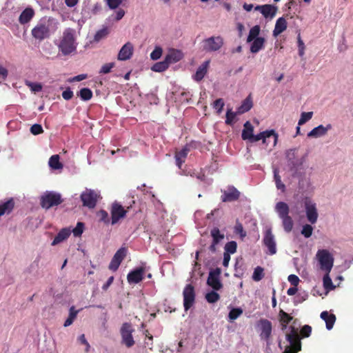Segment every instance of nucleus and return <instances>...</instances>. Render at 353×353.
Masks as SVG:
<instances>
[{
  "mask_svg": "<svg viewBox=\"0 0 353 353\" xmlns=\"http://www.w3.org/2000/svg\"><path fill=\"white\" fill-rule=\"evenodd\" d=\"M59 22L52 17L42 18L31 31L32 36L39 41L50 37L58 29Z\"/></svg>",
  "mask_w": 353,
  "mask_h": 353,
  "instance_id": "f257e3e1",
  "label": "nucleus"
},
{
  "mask_svg": "<svg viewBox=\"0 0 353 353\" xmlns=\"http://www.w3.org/2000/svg\"><path fill=\"white\" fill-rule=\"evenodd\" d=\"M75 33V30L72 28L64 30L58 45L59 50L63 55L70 54L77 50Z\"/></svg>",
  "mask_w": 353,
  "mask_h": 353,
  "instance_id": "f03ea898",
  "label": "nucleus"
},
{
  "mask_svg": "<svg viewBox=\"0 0 353 353\" xmlns=\"http://www.w3.org/2000/svg\"><path fill=\"white\" fill-rule=\"evenodd\" d=\"M275 210L280 219H282L283 227L286 232L292 231L294 223L291 216H289L290 209L288 204L279 201L276 204Z\"/></svg>",
  "mask_w": 353,
  "mask_h": 353,
  "instance_id": "7ed1b4c3",
  "label": "nucleus"
},
{
  "mask_svg": "<svg viewBox=\"0 0 353 353\" xmlns=\"http://www.w3.org/2000/svg\"><path fill=\"white\" fill-rule=\"evenodd\" d=\"M63 201L61 194L55 192H46L41 196L40 204L43 208L48 210L60 205Z\"/></svg>",
  "mask_w": 353,
  "mask_h": 353,
  "instance_id": "20e7f679",
  "label": "nucleus"
},
{
  "mask_svg": "<svg viewBox=\"0 0 353 353\" xmlns=\"http://www.w3.org/2000/svg\"><path fill=\"white\" fill-rule=\"evenodd\" d=\"M130 207L125 209L121 203L117 201L113 202L110 208L111 215V225H114L118 223L121 220L125 218Z\"/></svg>",
  "mask_w": 353,
  "mask_h": 353,
  "instance_id": "39448f33",
  "label": "nucleus"
},
{
  "mask_svg": "<svg viewBox=\"0 0 353 353\" xmlns=\"http://www.w3.org/2000/svg\"><path fill=\"white\" fill-rule=\"evenodd\" d=\"M316 258L320 264V268L325 272H330L334 265V257L330 252L325 249L319 250Z\"/></svg>",
  "mask_w": 353,
  "mask_h": 353,
  "instance_id": "423d86ee",
  "label": "nucleus"
},
{
  "mask_svg": "<svg viewBox=\"0 0 353 353\" xmlns=\"http://www.w3.org/2000/svg\"><path fill=\"white\" fill-rule=\"evenodd\" d=\"M256 327L259 332L261 339L265 341L269 344L272 332L271 321L266 319H261L256 322Z\"/></svg>",
  "mask_w": 353,
  "mask_h": 353,
  "instance_id": "0eeeda50",
  "label": "nucleus"
},
{
  "mask_svg": "<svg viewBox=\"0 0 353 353\" xmlns=\"http://www.w3.org/2000/svg\"><path fill=\"white\" fill-rule=\"evenodd\" d=\"M203 50L206 52H214L220 50L223 46V39L221 36L211 37L203 41Z\"/></svg>",
  "mask_w": 353,
  "mask_h": 353,
  "instance_id": "6e6552de",
  "label": "nucleus"
},
{
  "mask_svg": "<svg viewBox=\"0 0 353 353\" xmlns=\"http://www.w3.org/2000/svg\"><path fill=\"white\" fill-rule=\"evenodd\" d=\"M134 330L129 323H124L121 327L122 343L125 344L127 347H131L135 343L132 334Z\"/></svg>",
  "mask_w": 353,
  "mask_h": 353,
  "instance_id": "1a4fd4ad",
  "label": "nucleus"
},
{
  "mask_svg": "<svg viewBox=\"0 0 353 353\" xmlns=\"http://www.w3.org/2000/svg\"><path fill=\"white\" fill-rule=\"evenodd\" d=\"M183 306L185 311H188L194 304L195 301L194 287L192 284H188L183 289Z\"/></svg>",
  "mask_w": 353,
  "mask_h": 353,
  "instance_id": "9d476101",
  "label": "nucleus"
},
{
  "mask_svg": "<svg viewBox=\"0 0 353 353\" xmlns=\"http://www.w3.org/2000/svg\"><path fill=\"white\" fill-rule=\"evenodd\" d=\"M305 214L307 221L311 224L316 223L319 217V214L315 203L312 202L310 199H305L304 202Z\"/></svg>",
  "mask_w": 353,
  "mask_h": 353,
  "instance_id": "9b49d317",
  "label": "nucleus"
},
{
  "mask_svg": "<svg viewBox=\"0 0 353 353\" xmlns=\"http://www.w3.org/2000/svg\"><path fill=\"white\" fill-rule=\"evenodd\" d=\"M221 270L220 268L211 270L207 280V284L210 286L214 290H219L222 288L223 284L220 281V275Z\"/></svg>",
  "mask_w": 353,
  "mask_h": 353,
  "instance_id": "f8f14e48",
  "label": "nucleus"
},
{
  "mask_svg": "<svg viewBox=\"0 0 353 353\" xmlns=\"http://www.w3.org/2000/svg\"><path fill=\"white\" fill-rule=\"evenodd\" d=\"M97 194L92 190H86L81 194V200L84 206L94 208L97 202Z\"/></svg>",
  "mask_w": 353,
  "mask_h": 353,
  "instance_id": "ddd939ff",
  "label": "nucleus"
},
{
  "mask_svg": "<svg viewBox=\"0 0 353 353\" xmlns=\"http://www.w3.org/2000/svg\"><path fill=\"white\" fill-rule=\"evenodd\" d=\"M127 252L128 250L126 248L122 247L119 249L114 254L109 264V269L112 271H117L120 264L126 256Z\"/></svg>",
  "mask_w": 353,
  "mask_h": 353,
  "instance_id": "4468645a",
  "label": "nucleus"
},
{
  "mask_svg": "<svg viewBox=\"0 0 353 353\" xmlns=\"http://www.w3.org/2000/svg\"><path fill=\"white\" fill-rule=\"evenodd\" d=\"M270 138L273 139V145H275L278 140V134L273 130H266L257 135H253L250 141L253 143L262 140L263 143H266L267 141H270Z\"/></svg>",
  "mask_w": 353,
  "mask_h": 353,
  "instance_id": "2eb2a0df",
  "label": "nucleus"
},
{
  "mask_svg": "<svg viewBox=\"0 0 353 353\" xmlns=\"http://www.w3.org/2000/svg\"><path fill=\"white\" fill-rule=\"evenodd\" d=\"M263 242L268 248V253L270 255H273L276 253V242L270 228L265 231Z\"/></svg>",
  "mask_w": 353,
  "mask_h": 353,
  "instance_id": "dca6fc26",
  "label": "nucleus"
},
{
  "mask_svg": "<svg viewBox=\"0 0 353 353\" xmlns=\"http://www.w3.org/2000/svg\"><path fill=\"white\" fill-rule=\"evenodd\" d=\"M221 201L223 202H232L240 197V192L234 186H228L227 190L222 191Z\"/></svg>",
  "mask_w": 353,
  "mask_h": 353,
  "instance_id": "f3484780",
  "label": "nucleus"
},
{
  "mask_svg": "<svg viewBox=\"0 0 353 353\" xmlns=\"http://www.w3.org/2000/svg\"><path fill=\"white\" fill-rule=\"evenodd\" d=\"M145 273V268L143 267L138 268L131 272L127 275L128 282L132 283H139L143 279Z\"/></svg>",
  "mask_w": 353,
  "mask_h": 353,
  "instance_id": "a211bd4d",
  "label": "nucleus"
},
{
  "mask_svg": "<svg viewBox=\"0 0 353 353\" xmlns=\"http://www.w3.org/2000/svg\"><path fill=\"white\" fill-rule=\"evenodd\" d=\"M134 52V46L132 43L127 42L124 44L119 52L117 59L120 61H126L130 59Z\"/></svg>",
  "mask_w": 353,
  "mask_h": 353,
  "instance_id": "6ab92c4d",
  "label": "nucleus"
},
{
  "mask_svg": "<svg viewBox=\"0 0 353 353\" xmlns=\"http://www.w3.org/2000/svg\"><path fill=\"white\" fill-rule=\"evenodd\" d=\"M290 332L286 335L288 341L290 343V346L297 347L299 345L301 348V337L299 334L298 330L295 327H290Z\"/></svg>",
  "mask_w": 353,
  "mask_h": 353,
  "instance_id": "aec40b11",
  "label": "nucleus"
},
{
  "mask_svg": "<svg viewBox=\"0 0 353 353\" xmlns=\"http://www.w3.org/2000/svg\"><path fill=\"white\" fill-rule=\"evenodd\" d=\"M332 128L331 124H327L326 126L319 125V126L312 129L308 134V137L318 138L324 136L327 134V131Z\"/></svg>",
  "mask_w": 353,
  "mask_h": 353,
  "instance_id": "412c9836",
  "label": "nucleus"
},
{
  "mask_svg": "<svg viewBox=\"0 0 353 353\" xmlns=\"http://www.w3.org/2000/svg\"><path fill=\"white\" fill-rule=\"evenodd\" d=\"M35 12L32 8L28 7L22 11L19 17V22L24 25L30 22L34 17Z\"/></svg>",
  "mask_w": 353,
  "mask_h": 353,
  "instance_id": "4be33fe9",
  "label": "nucleus"
},
{
  "mask_svg": "<svg viewBox=\"0 0 353 353\" xmlns=\"http://www.w3.org/2000/svg\"><path fill=\"white\" fill-rule=\"evenodd\" d=\"M15 205L13 198L8 199L6 201H0V217L4 214H9L12 212Z\"/></svg>",
  "mask_w": 353,
  "mask_h": 353,
  "instance_id": "5701e85b",
  "label": "nucleus"
},
{
  "mask_svg": "<svg viewBox=\"0 0 353 353\" xmlns=\"http://www.w3.org/2000/svg\"><path fill=\"white\" fill-rule=\"evenodd\" d=\"M71 234V230L68 228H62L54 237L51 245L54 246L66 240Z\"/></svg>",
  "mask_w": 353,
  "mask_h": 353,
  "instance_id": "b1692460",
  "label": "nucleus"
},
{
  "mask_svg": "<svg viewBox=\"0 0 353 353\" xmlns=\"http://www.w3.org/2000/svg\"><path fill=\"white\" fill-rule=\"evenodd\" d=\"M182 58L183 53L181 51L175 49L169 50L168 53L165 57L169 65L179 61L181 59H182Z\"/></svg>",
  "mask_w": 353,
  "mask_h": 353,
  "instance_id": "393cba45",
  "label": "nucleus"
},
{
  "mask_svg": "<svg viewBox=\"0 0 353 353\" xmlns=\"http://www.w3.org/2000/svg\"><path fill=\"white\" fill-rule=\"evenodd\" d=\"M209 64L210 61H205L198 68L193 77L196 81H201L204 78L207 74Z\"/></svg>",
  "mask_w": 353,
  "mask_h": 353,
  "instance_id": "a878e982",
  "label": "nucleus"
},
{
  "mask_svg": "<svg viewBox=\"0 0 353 353\" xmlns=\"http://www.w3.org/2000/svg\"><path fill=\"white\" fill-rule=\"evenodd\" d=\"M277 11V7L270 5V4H265L263 5V9L261 10V14L265 19H272L276 15Z\"/></svg>",
  "mask_w": 353,
  "mask_h": 353,
  "instance_id": "bb28decb",
  "label": "nucleus"
},
{
  "mask_svg": "<svg viewBox=\"0 0 353 353\" xmlns=\"http://www.w3.org/2000/svg\"><path fill=\"white\" fill-rule=\"evenodd\" d=\"M287 28V21L285 18L280 17L279 18L274 26V29L273 30L274 37H277L280 34H281L283 31H285Z\"/></svg>",
  "mask_w": 353,
  "mask_h": 353,
  "instance_id": "cd10ccee",
  "label": "nucleus"
},
{
  "mask_svg": "<svg viewBox=\"0 0 353 353\" xmlns=\"http://www.w3.org/2000/svg\"><path fill=\"white\" fill-rule=\"evenodd\" d=\"M321 318L325 321L326 328L331 330L336 321V316L334 314H330L327 311H323L321 313Z\"/></svg>",
  "mask_w": 353,
  "mask_h": 353,
  "instance_id": "c85d7f7f",
  "label": "nucleus"
},
{
  "mask_svg": "<svg viewBox=\"0 0 353 353\" xmlns=\"http://www.w3.org/2000/svg\"><path fill=\"white\" fill-rule=\"evenodd\" d=\"M188 152L189 149L187 148L186 147L183 148L179 152H176L174 157L176 160V164L179 167V168H181L182 164L185 162Z\"/></svg>",
  "mask_w": 353,
  "mask_h": 353,
  "instance_id": "c756f323",
  "label": "nucleus"
},
{
  "mask_svg": "<svg viewBox=\"0 0 353 353\" xmlns=\"http://www.w3.org/2000/svg\"><path fill=\"white\" fill-rule=\"evenodd\" d=\"M265 39L263 37L256 38L252 41L250 46V52L252 53H257L264 48Z\"/></svg>",
  "mask_w": 353,
  "mask_h": 353,
  "instance_id": "7c9ffc66",
  "label": "nucleus"
},
{
  "mask_svg": "<svg viewBox=\"0 0 353 353\" xmlns=\"http://www.w3.org/2000/svg\"><path fill=\"white\" fill-rule=\"evenodd\" d=\"M254 128L250 121H246L244 124V129L242 131L241 137L243 140H250L252 137Z\"/></svg>",
  "mask_w": 353,
  "mask_h": 353,
  "instance_id": "2f4dec72",
  "label": "nucleus"
},
{
  "mask_svg": "<svg viewBox=\"0 0 353 353\" xmlns=\"http://www.w3.org/2000/svg\"><path fill=\"white\" fill-rule=\"evenodd\" d=\"M253 103L250 96H248L242 102V104L239 107L237 113L243 114L249 111L252 108Z\"/></svg>",
  "mask_w": 353,
  "mask_h": 353,
  "instance_id": "473e14b6",
  "label": "nucleus"
},
{
  "mask_svg": "<svg viewBox=\"0 0 353 353\" xmlns=\"http://www.w3.org/2000/svg\"><path fill=\"white\" fill-rule=\"evenodd\" d=\"M261 31V28L259 25H256L253 26L249 31V34L247 38V42L250 43L254 39H256V38H259V37Z\"/></svg>",
  "mask_w": 353,
  "mask_h": 353,
  "instance_id": "72a5a7b5",
  "label": "nucleus"
},
{
  "mask_svg": "<svg viewBox=\"0 0 353 353\" xmlns=\"http://www.w3.org/2000/svg\"><path fill=\"white\" fill-rule=\"evenodd\" d=\"M210 235L214 243H219L225 237L224 234L221 233L218 228H212L210 231Z\"/></svg>",
  "mask_w": 353,
  "mask_h": 353,
  "instance_id": "f704fd0d",
  "label": "nucleus"
},
{
  "mask_svg": "<svg viewBox=\"0 0 353 353\" xmlns=\"http://www.w3.org/2000/svg\"><path fill=\"white\" fill-rule=\"evenodd\" d=\"M97 216L100 222H103L105 225L111 224V216H109L107 211L104 210H100L97 213Z\"/></svg>",
  "mask_w": 353,
  "mask_h": 353,
  "instance_id": "c9c22d12",
  "label": "nucleus"
},
{
  "mask_svg": "<svg viewBox=\"0 0 353 353\" xmlns=\"http://www.w3.org/2000/svg\"><path fill=\"white\" fill-rule=\"evenodd\" d=\"M169 65L168 61L164 59L163 61L154 63L152 67V70L158 72H163L168 68Z\"/></svg>",
  "mask_w": 353,
  "mask_h": 353,
  "instance_id": "e433bc0d",
  "label": "nucleus"
},
{
  "mask_svg": "<svg viewBox=\"0 0 353 353\" xmlns=\"http://www.w3.org/2000/svg\"><path fill=\"white\" fill-rule=\"evenodd\" d=\"M49 165L54 170H59L63 168L62 163L59 161V156L58 154L52 155L49 159Z\"/></svg>",
  "mask_w": 353,
  "mask_h": 353,
  "instance_id": "4c0bfd02",
  "label": "nucleus"
},
{
  "mask_svg": "<svg viewBox=\"0 0 353 353\" xmlns=\"http://www.w3.org/2000/svg\"><path fill=\"white\" fill-rule=\"evenodd\" d=\"M78 96L80 97L83 101H89L92 99L93 94L90 88H83L79 90Z\"/></svg>",
  "mask_w": 353,
  "mask_h": 353,
  "instance_id": "58836bf2",
  "label": "nucleus"
},
{
  "mask_svg": "<svg viewBox=\"0 0 353 353\" xmlns=\"http://www.w3.org/2000/svg\"><path fill=\"white\" fill-rule=\"evenodd\" d=\"M274 178L277 189L281 190L282 192H285V185L281 181V176L279 174L278 169L274 170Z\"/></svg>",
  "mask_w": 353,
  "mask_h": 353,
  "instance_id": "ea45409f",
  "label": "nucleus"
},
{
  "mask_svg": "<svg viewBox=\"0 0 353 353\" xmlns=\"http://www.w3.org/2000/svg\"><path fill=\"white\" fill-rule=\"evenodd\" d=\"M225 252L224 253H228V254H233L236 252L237 250V243L234 241H231L228 242L224 247Z\"/></svg>",
  "mask_w": 353,
  "mask_h": 353,
  "instance_id": "a19ab883",
  "label": "nucleus"
},
{
  "mask_svg": "<svg viewBox=\"0 0 353 353\" xmlns=\"http://www.w3.org/2000/svg\"><path fill=\"white\" fill-rule=\"evenodd\" d=\"M330 272H325V274L323 276V287L326 290H332L335 288V286L333 285L332 281L329 275Z\"/></svg>",
  "mask_w": 353,
  "mask_h": 353,
  "instance_id": "79ce46f5",
  "label": "nucleus"
},
{
  "mask_svg": "<svg viewBox=\"0 0 353 353\" xmlns=\"http://www.w3.org/2000/svg\"><path fill=\"white\" fill-rule=\"evenodd\" d=\"M77 313H78V310H75L74 307L72 306L70 308L69 316L65 320L63 325L65 327H68V326L70 325L73 323L75 318L77 317Z\"/></svg>",
  "mask_w": 353,
  "mask_h": 353,
  "instance_id": "37998d69",
  "label": "nucleus"
},
{
  "mask_svg": "<svg viewBox=\"0 0 353 353\" xmlns=\"http://www.w3.org/2000/svg\"><path fill=\"white\" fill-rule=\"evenodd\" d=\"M243 312V311L241 307L232 308L228 314V318L231 321H234L239 318Z\"/></svg>",
  "mask_w": 353,
  "mask_h": 353,
  "instance_id": "c03bdc74",
  "label": "nucleus"
},
{
  "mask_svg": "<svg viewBox=\"0 0 353 353\" xmlns=\"http://www.w3.org/2000/svg\"><path fill=\"white\" fill-rule=\"evenodd\" d=\"M279 317L281 324L284 326H286L292 320V317L282 310L279 312Z\"/></svg>",
  "mask_w": 353,
  "mask_h": 353,
  "instance_id": "a18cd8bd",
  "label": "nucleus"
},
{
  "mask_svg": "<svg viewBox=\"0 0 353 353\" xmlns=\"http://www.w3.org/2000/svg\"><path fill=\"white\" fill-rule=\"evenodd\" d=\"M206 301L210 303H214L220 299V295L215 291H211L205 295Z\"/></svg>",
  "mask_w": 353,
  "mask_h": 353,
  "instance_id": "49530a36",
  "label": "nucleus"
},
{
  "mask_svg": "<svg viewBox=\"0 0 353 353\" xmlns=\"http://www.w3.org/2000/svg\"><path fill=\"white\" fill-rule=\"evenodd\" d=\"M263 268L260 266H257L254 270L252 279L255 281H259L263 278Z\"/></svg>",
  "mask_w": 353,
  "mask_h": 353,
  "instance_id": "de8ad7c7",
  "label": "nucleus"
},
{
  "mask_svg": "<svg viewBox=\"0 0 353 353\" xmlns=\"http://www.w3.org/2000/svg\"><path fill=\"white\" fill-rule=\"evenodd\" d=\"M236 116V112H232L231 109L228 110L225 115V124L232 125Z\"/></svg>",
  "mask_w": 353,
  "mask_h": 353,
  "instance_id": "09e8293b",
  "label": "nucleus"
},
{
  "mask_svg": "<svg viewBox=\"0 0 353 353\" xmlns=\"http://www.w3.org/2000/svg\"><path fill=\"white\" fill-rule=\"evenodd\" d=\"M312 116H313V112H302L301 114V118L299 120L298 125H303L307 121L310 120L312 119Z\"/></svg>",
  "mask_w": 353,
  "mask_h": 353,
  "instance_id": "8fccbe9b",
  "label": "nucleus"
},
{
  "mask_svg": "<svg viewBox=\"0 0 353 353\" xmlns=\"http://www.w3.org/2000/svg\"><path fill=\"white\" fill-rule=\"evenodd\" d=\"M26 85L30 89V90L34 93L42 90V85L39 83H33L30 81H26Z\"/></svg>",
  "mask_w": 353,
  "mask_h": 353,
  "instance_id": "3c124183",
  "label": "nucleus"
},
{
  "mask_svg": "<svg viewBox=\"0 0 353 353\" xmlns=\"http://www.w3.org/2000/svg\"><path fill=\"white\" fill-rule=\"evenodd\" d=\"M234 232L235 234H239L241 239H243L246 236V232L243 229V225L239 221H236V223Z\"/></svg>",
  "mask_w": 353,
  "mask_h": 353,
  "instance_id": "603ef678",
  "label": "nucleus"
},
{
  "mask_svg": "<svg viewBox=\"0 0 353 353\" xmlns=\"http://www.w3.org/2000/svg\"><path fill=\"white\" fill-rule=\"evenodd\" d=\"M312 232L313 228L312 227V225L309 224H305L303 226L301 233L305 238H309L312 236Z\"/></svg>",
  "mask_w": 353,
  "mask_h": 353,
  "instance_id": "864d4df0",
  "label": "nucleus"
},
{
  "mask_svg": "<svg viewBox=\"0 0 353 353\" xmlns=\"http://www.w3.org/2000/svg\"><path fill=\"white\" fill-rule=\"evenodd\" d=\"M84 230V223L82 222H78L76 227L71 230L74 236H80Z\"/></svg>",
  "mask_w": 353,
  "mask_h": 353,
  "instance_id": "5fc2aeb1",
  "label": "nucleus"
},
{
  "mask_svg": "<svg viewBox=\"0 0 353 353\" xmlns=\"http://www.w3.org/2000/svg\"><path fill=\"white\" fill-rule=\"evenodd\" d=\"M109 33V31L107 28L99 30L94 35V40L97 41H100L103 38L105 37Z\"/></svg>",
  "mask_w": 353,
  "mask_h": 353,
  "instance_id": "6e6d98bb",
  "label": "nucleus"
},
{
  "mask_svg": "<svg viewBox=\"0 0 353 353\" xmlns=\"http://www.w3.org/2000/svg\"><path fill=\"white\" fill-rule=\"evenodd\" d=\"M163 52V50L161 47L157 46L155 47L154 50L151 52L150 54V58L152 60H157L159 59Z\"/></svg>",
  "mask_w": 353,
  "mask_h": 353,
  "instance_id": "4d7b16f0",
  "label": "nucleus"
},
{
  "mask_svg": "<svg viewBox=\"0 0 353 353\" xmlns=\"http://www.w3.org/2000/svg\"><path fill=\"white\" fill-rule=\"evenodd\" d=\"M114 65L115 64L113 62L105 63V64L103 65L102 67L101 68L99 73L100 74L109 73L111 71L112 68H113L114 67Z\"/></svg>",
  "mask_w": 353,
  "mask_h": 353,
  "instance_id": "13d9d810",
  "label": "nucleus"
},
{
  "mask_svg": "<svg viewBox=\"0 0 353 353\" xmlns=\"http://www.w3.org/2000/svg\"><path fill=\"white\" fill-rule=\"evenodd\" d=\"M224 101L222 99H218L214 101L213 108L217 110V113L220 114L223 108Z\"/></svg>",
  "mask_w": 353,
  "mask_h": 353,
  "instance_id": "bf43d9fd",
  "label": "nucleus"
},
{
  "mask_svg": "<svg viewBox=\"0 0 353 353\" xmlns=\"http://www.w3.org/2000/svg\"><path fill=\"white\" fill-rule=\"evenodd\" d=\"M30 132L34 135H38L43 132V128L40 124H34L30 128Z\"/></svg>",
  "mask_w": 353,
  "mask_h": 353,
  "instance_id": "052dcab7",
  "label": "nucleus"
},
{
  "mask_svg": "<svg viewBox=\"0 0 353 353\" xmlns=\"http://www.w3.org/2000/svg\"><path fill=\"white\" fill-rule=\"evenodd\" d=\"M123 0H106L107 5L111 10H114L122 3Z\"/></svg>",
  "mask_w": 353,
  "mask_h": 353,
  "instance_id": "680f3d73",
  "label": "nucleus"
},
{
  "mask_svg": "<svg viewBox=\"0 0 353 353\" xmlns=\"http://www.w3.org/2000/svg\"><path fill=\"white\" fill-rule=\"evenodd\" d=\"M312 332V327L305 325L301 329L300 334L302 336V337H308Z\"/></svg>",
  "mask_w": 353,
  "mask_h": 353,
  "instance_id": "e2e57ef3",
  "label": "nucleus"
},
{
  "mask_svg": "<svg viewBox=\"0 0 353 353\" xmlns=\"http://www.w3.org/2000/svg\"><path fill=\"white\" fill-rule=\"evenodd\" d=\"M288 279L290 284L295 287H297L300 281L299 278L295 274L289 275Z\"/></svg>",
  "mask_w": 353,
  "mask_h": 353,
  "instance_id": "0e129e2a",
  "label": "nucleus"
},
{
  "mask_svg": "<svg viewBox=\"0 0 353 353\" xmlns=\"http://www.w3.org/2000/svg\"><path fill=\"white\" fill-rule=\"evenodd\" d=\"M73 92L70 88H68L62 92V97L65 100H70L73 97Z\"/></svg>",
  "mask_w": 353,
  "mask_h": 353,
  "instance_id": "69168bd1",
  "label": "nucleus"
},
{
  "mask_svg": "<svg viewBox=\"0 0 353 353\" xmlns=\"http://www.w3.org/2000/svg\"><path fill=\"white\" fill-rule=\"evenodd\" d=\"M301 348H300L299 345L297 347L292 346H287L283 353H298L301 351Z\"/></svg>",
  "mask_w": 353,
  "mask_h": 353,
  "instance_id": "338daca9",
  "label": "nucleus"
},
{
  "mask_svg": "<svg viewBox=\"0 0 353 353\" xmlns=\"http://www.w3.org/2000/svg\"><path fill=\"white\" fill-rule=\"evenodd\" d=\"M79 341H80L81 343L86 345L85 352H88L90 349V345H89L88 342L87 341V340L85 337V335L84 334L80 335V336L79 337Z\"/></svg>",
  "mask_w": 353,
  "mask_h": 353,
  "instance_id": "774afa93",
  "label": "nucleus"
}]
</instances>
